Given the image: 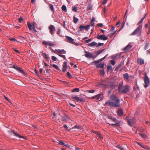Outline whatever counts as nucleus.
<instances>
[{"instance_id":"obj_1","label":"nucleus","mask_w":150,"mask_h":150,"mask_svg":"<svg viewBox=\"0 0 150 150\" xmlns=\"http://www.w3.org/2000/svg\"><path fill=\"white\" fill-rule=\"evenodd\" d=\"M117 90L119 93L122 94L126 93L128 92L129 90V86L128 85L123 86L122 82L119 83Z\"/></svg>"},{"instance_id":"obj_2","label":"nucleus","mask_w":150,"mask_h":150,"mask_svg":"<svg viewBox=\"0 0 150 150\" xmlns=\"http://www.w3.org/2000/svg\"><path fill=\"white\" fill-rule=\"evenodd\" d=\"M100 81L103 83V84L99 83V86L101 88H107L109 87L110 86L112 87V82L111 81H108L107 80L101 79Z\"/></svg>"},{"instance_id":"obj_3","label":"nucleus","mask_w":150,"mask_h":150,"mask_svg":"<svg viewBox=\"0 0 150 150\" xmlns=\"http://www.w3.org/2000/svg\"><path fill=\"white\" fill-rule=\"evenodd\" d=\"M142 25H140L135 30L130 34L131 35H137V36H139L141 35L142 31Z\"/></svg>"},{"instance_id":"obj_4","label":"nucleus","mask_w":150,"mask_h":150,"mask_svg":"<svg viewBox=\"0 0 150 150\" xmlns=\"http://www.w3.org/2000/svg\"><path fill=\"white\" fill-rule=\"evenodd\" d=\"M120 100L116 96L113 95V107H120Z\"/></svg>"},{"instance_id":"obj_5","label":"nucleus","mask_w":150,"mask_h":150,"mask_svg":"<svg viewBox=\"0 0 150 150\" xmlns=\"http://www.w3.org/2000/svg\"><path fill=\"white\" fill-rule=\"evenodd\" d=\"M65 37L66 38V39L67 40V42L71 43L72 44L74 45H75L76 46H78L79 45V44L78 43H77L74 42V39L72 38L71 37L69 36H66Z\"/></svg>"},{"instance_id":"obj_6","label":"nucleus","mask_w":150,"mask_h":150,"mask_svg":"<svg viewBox=\"0 0 150 150\" xmlns=\"http://www.w3.org/2000/svg\"><path fill=\"white\" fill-rule=\"evenodd\" d=\"M114 146L116 148H118L120 150H127V145L125 144H122L121 146L118 145L117 146V144L114 143Z\"/></svg>"},{"instance_id":"obj_7","label":"nucleus","mask_w":150,"mask_h":150,"mask_svg":"<svg viewBox=\"0 0 150 150\" xmlns=\"http://www.w3.org/2000/svg\"><path fill=\"white\" fill-rule=\"evenodd\" d=\"M42 44L43 45L46 46V48H47V46L53 47L55 45V44L53 42L50 41L43 40L42 42Z\"/></svg>"},{"instance_id":"obj_8","label":"nucleus","mask_w":150,"mask_h":150,"mask_svg":"<svg viewBox=\"0 0 150 150\" xmlns=\"http://www.w3.org/2000/svg\"><path fill=\"white\" fill-rule=\"evenodd\" d=\"M122 124L121 121L113 118V127H119Z\"/></svg>"},{"instance_id":"obj_9","label":"nucleus","mask_w":150,"mask_h":150,"mask_svg":"<svg viewBox=\"0 0 150 150\" xmlns=\"http://www.w3.org/2000/svg\"><path fill=\"white\" fill-rule=\"evenodd\" d=\"M71 98L74 100V101L77 102H84L85 100L83 98H79L77 96H72Z\"/></svg>"},{"instance_id":"obj_10","label":"nucleus","mask_w":150,"mask_h":150,"mask_svg":"<svg viewBox=\"0 0 150 150\" xmlns=\"http://www.w3.org/2000/svg\"><path fill=\"white\" fill-rule=\"evenodd\" d=\"M144 86L146 88L149 85V79L148 78L147 75L145 74L144 79Z\"/></svg>"},{"instance_id":"obj_11","label":"nucleus","mask_w":150,"mask_h":150,"mask_svg":"<svg viewBox=\"0 0 150 150\" xmlns=\"http://www.w3.org/2000/svg\"><path fill=\"white\" fill-rule=\"evenodd\" d=\"M127 122L128 125L131 127H132L133 125L135 123L136 120L134 118H132L127 119Z\"/></svg>"},{"instance_id":"obj_12","label":"nucleus","mask_w":150,"mask_h":150,"mask_svg":"<svg viewBox=\"0 0 150 150\" xmlns=\"http://www.w3.org/2000/svg\"><path fill=\"white\" fill-rule=\"evenodd\" d=\"M96 38L98 40H105L108 39V38L105 36V35H100L99 34H98Z\"/></svg>"},{"instance_id":"obj_13","label":"nucleus","mask_w":150,"mask_h":150,"mask_svg":"<svg viewBox=\"0 0 150 150\" xmlns=\"http://www.w3.org/2000/svg\"><path fill=\"white\" fill-rule=\"evenodd\" d=\"M50 33L52 36H54V33L53 31L56 30L55 28L52 25H50L48 27Z\"/></svg>"},{"instance_id":"obj_14","label":"nucleus","mask_w":150,"mask_h":150,"mask_svg":"<svg viewBox=\"0 0 150 150\" xmlns=\"http://www.w3.org/2000/svg\"><path fill=\"white\" fill-rule=\"evenodd\" d=\"M108 55V54L105 55L103 57L96 61H94L91 63V64L93 65L94 63L97 64L99 63L100 62L103 61L106 58Z\"/></svg>"},{"instance_id":"obj_15","label":"nucleus","mask_w":150,"mask_h":150,"mask_svg":"<svg viewBox=\"0 0 150 150\" xmlns=\"http://www.w3.org/2000/svg\"><path fill=\"white\" fill-rule=\"evenodd\" d=\"M54 52L57 55L58 54H64L67 52L64 49H56L55 51H54Z\"/></svg>"},{"instance_id":"obj_16","label":"nucleus","mask_w":150,"mask_h":150,"mask_svg":"<svg viewBox=\"0 0 150 150\" xmlns=\"http://www.w3.org/2000/svg\"><path fill=\"white\" fill-rule=\"evenodd\" d=\"M68 115L66 113H64V115L61 117V120L62 121H67L69 119L67 117Z\"/></svg>"},{"instance_id":"obj_17","label":"nucleus","mask_w":150,"mask_h":150,"mask_svg":"<svg viewBox=\"0 0 150 150\" xmlns=\"http://www.w3.org/2000/svg\"><path fill=\"white\" fill-rule=\"evenodd\" d=\"M96 101H100L103 99V95L101 94H99L96 95Z\"/></svg>"},{"instance_id":"obj_18","label":"nucleus","mask_w":150,"mask_h":150,"mask_svg":"<svg viewBox=\"0 0 150 150\" xmlns=\"http://www.w3.org/2000/svg\"><path fill=\"white\" fill-rule=\"evenodd\" d=\"M85 54L84 55L85 57L87 58H91L93 57V54L91 52L85 51Z\"/></svg>"},{"instance_id":"obj_19","label":"nucleus","mask_w":150,"mask_h":150,"mask_svg":"<svg viewBox=\"0 0 150 150\" xmlns=\"http://www.w3.org/2000/svg\"><path fill=\"white\" fill-rule=\"evenodd\" d=\"M27 25L29 30H31L32 29V27H35V25L36 24L35 22H33L31 25L29 22H28Z\"/></svg>"},{"instance_id":"obj_20","label":"nucleus","mask_w":150,"mask_h":150,"mask_svg":"<svg viewBox=\"0 0 150 150\" xmlns=\"http://www.w3.org/2000/svg\"><path fill=\"white\" fill-rule=\"evenodd\" d=\"M109 87H110L111 88V89H110V90H109L108 91V96L110 97V98L112 100V94H110V93L112 92V87H110V86Z\"/></svg>"},{"instance_id":"obj_21","label":"nucleus","mask_w":150,"mask_h":150,"mask_svg":"<svg viewBox=\"0 0 150 150\" xmlns=\"http://www.w3.org/2000/svg\"><path fill=\"white\" fill-rule=\"evenodd\" d=\"M117 114L118 116H121L123 115L122 110L121 108L119 109L117 111Z\"/></svg>"},{"instance_id":"obj_22","label":"nucleus","mask_w":150,"mask_h":150,"mask_svg":"<svg viewBox=\"0 0 150 150\" xmlns=\"http://www.w3.org/2000/svg\"><path fill=\"white\" fill-rule=\"evenodd\" d=\"M105 106L109 105L111 107H112V102L110 100H108L104 104Z\"/></svg>"},{"instance_id":"obj_23","label":"nucleus","mask_w":150,"mask_h":150,"mask_svg":"<svg viewBox=\"0 0 150 150\" xmlns=\"http://www.w3.org/2000/svg\"><path fill=\"white\" fill-rule=\"evenodd\" d=\"M11 132H12V133L14 134V136L16 137H18L20 138H23L24 139L25 137H24L18 134H17L14 131L12 130Z\"/></svg>"},{"instance_id":"obj_24","label":"nucleus","mask_w":150,"mask_h":150,"mask_svg":"<svg viewBox=\"0 0 150 150\" xmlns=\"http://www.w3.org/2000/svg\"><path fill=\"white\" fill-rule=\"evenodd\" d=\"M97 45V43L93 41L90 43H88V45L90 47H93L94 46H96V47Z\"/></svg>"},{"instance_id":"obj_25","label":"nucleus","mask_w":150,"mask_h":150,"mask_svg":"<svg viewBox=\"0 0 150 150\" xmlns=\"http://www.w3.org/2000/svg\"><path fill=\"white\" fill-rule=\"evenodd\" d=\"M42 55L44 58L45 59L47 60L49 58L48 55L47 54L43 52V51H42Z\"/></svg>"},{"instance_id":"obj_26","label":"nucleus","mask_w":150,"mask_h":150,"mask_svg":"<svg viewBox=\"0 0 150 150\" xmlns=\"http://www.w3.org/2000/svg\"><path fill=\"white\" fill-rule=\"evenodd\" d=\"M96 67L97 68H100L103 69L104 67V64L100 63L98 64H97L96 65Z\"/></svg>"},{"instance_id":"obj_27","label":"nucleus","mask_w":150,"mask_h":150,"mask_svg":"<svg viewBox=\"0 0 150 150\" xmlns=\"http://www.w3.org/2000/svg\"><path fill=\"white\" fill-rule=\"evenodd\" d=\"M16 70H18V71L19 72L21 73V74H23V75H24L25 74V72H24V71H23L22 69L20 67H17V68Z\"/></svg>"},{"instance_id":"obj_28","label":"nucleus","mask_w":150,"mask_h":150,"mask_svg":"<svg viewBox=\"0 0 150 150\" xmlns=\"http://www.w3.org/2000/svg\"><path fill=\"white\" fill-rule=\"evenodd\" d=\"M124 78L127 80H128L129 79V76L127 73L124 74L123 75Z\"/></svg>"},{"instance_id":"obj_29","label":"nucleus","mask_w":150,"mask_h":150,"mask_svg":"<svg viewBox=\"0 0 150 150\" xmlns=\"http://www.w3.org/2000/svg\"><path fill=\"white\" fill-rule=\"evenodd\" d=\"M57 116L55 112H54L53 116L52 117V120L53 121H56L57 119L56 117Z\"/></svg>"},{"instance_id":"obj_30","label":"nucleus","mask_w":150,"mask_h":150,"mask_svg":"<svg viewBox=\"0 0 150 150\" xmlns=\"http://www.w3.org/2000/svg\"><path fill=\"white\" fill-rule=\"evenodd\" d=\"M105 50V49H103L99 50L98 51H97L96 52V54L97 55H98L100 54L101 53L103 52L104 50Z\"/></svg>"},{"instance_id":"obj_31","label":"nucleus","mask_w":150,"mask_h":150,"mask_svg":"<svg viewBox=\"0 0 150 150\" xmlns=\"http://www.w3.org/2000/svg\"><path fill=\"white\" fill-rule=\"evenodd\" d=\"M137 61L141 65L143 64L144 63V60L141 58L138 59Z\"/></svg>"},{"instance_id":"obj_32","label":"nucleus","mask_w":150,"mask_h":150,"mask_svg":"<svg viewBox=\"0 0 150 150\" xmlns=\"http://www.w3.org/2000/svg\"><path fill=\"white\" fill-rule=\"evenodd\" d=\"M132 47L131 45L128 44L124 48V50L125 51H127L129 50Z\"/></svg>"},{"instance_id":"obj_33","label":"nucleus","mask_w":150,"mask_h":150,"mask_svg":"<svg viewBox=\"0 0 150 150\" xmlns=\"http://www.w3.org/2000/svg\"><path fill=\"white\" fill-rule=\"evenodd\" d=\"M84 29H85L84 26L81 25L79 26V28L78 30V31L80 32L81 31Z\"/></svg>"},{"instance_id":"obj_34","label":"nucleus","mask_w":150,"mask_h":150,"mask_svg":"<svg viewBox=\"0 0 150 150\" xmlns=\"http://www.w3.org/2000/svg\"><path fill=\"white\" fill-rule=\"evenodd\" d=\"M57 141L58 142H57V143L61 145L64 146V145L65 144V143L62 141L60 140H57Z\"/></svg>"},{"instance_id":"obj_35","label":"nucleus","mask_w":150,"mask_h":150,"mask_svg":"<svg viewBox=\"0 0 150 150\" xmlns=\"http://www.w3.org/2000/svg\"><path fill=\"white\" fill-rule=\"evenodd\" d=\"M49 6L50 7V9L53 12H54V8L53 7V5L52 4H49Z\"/></svg>"},{"instance_id":"obj_36","label":"nucleus","mask_w":150,"mask_h":150,"mask_svg":"<svg viewBox=\"0 0 150 150\" xmlns=\"http://www.w3.org/2000/svg\"><path fill=\"white\" fill-rule=\"evenodd\" d=\"M121 66V64H118L115 69V71L117 72L120 68Z\"/></svg>"},{"instance_id":"obj_37","label":"nucleus","mask_w":150,"mask_h":150,"mask_svg":"<svg viewBox=\"0 0 150 150\" xmlns=\"http://www.w3.org/2000/svg\"><path fill=\"white\" fill-rule=\"evenodd\" d=\"M64 128L67 129L66 130L67 131H71V129H73V128H70L69 129H68V127L67 126V125L66 124H65L64 125Z\"/></svg>"},{"instance_id":"obj_38","label":"nucleus","mask_w":150,"mask_h":150,"mask_svg":"<svg viewBox=\"0 0 150 150\" xmlns=\"http://www.w3.org/2000/svg\"><path fill=\"white\" fill-rule=\"evenodd\" d=\"M62 9L65 12L67 11V7L65 5H63L62 7Z\"/></svg>"},{"instance_id":"obj_39","label":"nucleus","mask_w":150,"mask_h":150,"mask_svg":"<svg viewBox=\"0 0 150 150\" xmlns=\"http://www.w3.org/2000/svg\"><path fill=\"white\" fill-rule=\"evenodd\" d=\"M57 34L60 37H61L62 36L61 35V30L59 29H57Z\"/></svg>"},{"instance_id":"obj_40","label":"nucleus","mask_w":150,"mask_h":150,"mask_svg":"<svg viewBox=\"0 0 150 150\" xmlns=\"http://www.w3.org/2000/svg\"><path fill=\"white\" fill-rule=\"evenodd\" d=\"M79 91V89L78 88H75L72 90V92H78Z\"/></svg>"},{"instance_id":"obj_41","label":"nucleus","mask_w":150,"mask_h":150,"mask_svg":"<svg viewBox=\"0 0 150 150\" xmlns=\"http://www.w3.org/2000/svg\"><path fill=\"white\" fill-rule=\"evenodd\" d=\"M139 134L143 138H146V135L142 133H139Z\"/></svg>"},{"instance_id":"obj_42","label":"nucleus","mask_w":150,"mask_h":150,"mask_svg":"<svg viewBox=\"0 0 150 150\" xmlns=\"http://www.w3.org/2000/svg\"><path fill=\"white\" fill-rule=\"evenodd\" d=\"M67 66H66V65H63V68L62 69V71L63 72H65L67 68Z\"/></svg>"},{"instance_id":"obj_43","label":"nucleus","mask_w":150,"mask_h":150,"mask_svg":"<svg viewBox=\"0 0 150 150\" xmlns=\"http://www.w3.org/2000/svg\"><path fill=\"white\" fill-rule=\"evenodd\" d=\"M93 7V6L91 4H89L87 8V10H90L92 9V8Z\"/></svg>"},{"instance_id":"obj_44","label":"nucleus","mask_w":150,"mask_h":150,"mask_svg":"<svg viewBox=\"0 0 150 150\" xmlns=\"http://www.w3.org/2000/svg\"><path fill=\"white\" fill-rule=\"evenodd\" d=\"M78 20L79 19L78 18H76L75 16L74 17L73 21L75 23H77Z\"/></svg>"},{"instance_id":"obj_45","label":"nucleus","mask_w":150,"mask_h":150,"mask_svg":"<svg viewBox=\"0 0 150 150\" xmlns=\"http://www.w3.org/2000/svg\"><path fill=\"white\" fill-rule=\"evenodd\" d=\"M52 66L57 70H59V67L55 64H53L52 65Z\"/></svg>"},{"instance_id":"obj_46","label":"nucleus","mask_w":150,"mask_h":150,"mask_svg":"<svg viewBox=\"0 0 150 150\" xmlns=\"http://www.w3.org/2000/svg\"><path fill=\"white\" fill-rule=\"evenodd\" d=\"M149 44L147 43H146L145 45L144 46V49L145 50H146L148 49L149 48Z\"/></svg>"},{"instance_id":"obj_47","label":"nucleus","mask_w":150,"mask_h":150,"mask_svg":"<svg viewBox=\"0 0 150 150\" xmlns=\"http://www.w3.org/2000/svg\"><path fill=\"white\" fill-rule=\"evenodd\" d=\"M58 55L59 57L63 58L64 60H66V57L65 55H62L61 54H58Z\"/></svg>"},{"instance_id":"obj_48","label":"nucleus","mask_w":150,"mask_h":150,"mask_svg":"<svg viewBox=\"0 0 150 150\" xmlns=\"http://www.w3.org/2000/svg\"><path fill=\"white\" fill-rule=\"evenodd\" d=\"M112 67L111 65H108L107 67V70L108 71H110L112 70Z\"/></svg>"},{"instance_id":"obj_49","label":"nucleus","mask_w":150,"mask_h":150,"mask_svg":"<svg viewBox=\"0 0 150 150\" xmlns=\"http://www.w3.org/2000/svg\"><path fill=\"white\" fill-rule=\"evenodd\" d=\"M91 132L95 134H97L98 135H99L100 133V132H96L93 130Z\"/></svg>"},{"instance_id":"obj_50","label":"nucleus","mask_w":150,"mask_h":150,"mask_svg":"<svg viewBox=\"0 0 150 150\" xmlns=\"http://www.w3.org/2000/svg\"><path fill=\"white\" fill-rule=\"evenodd\" d=\"M90 26V25H88L85 26H84L85 29L86 30H88L89 29Z\"/></svg>"},{"instance_id":"obj_51","label":"nucleus","mask_w":150,"mask_h":150,"mask_svg":"<svg viewBox=\"0 0 150 150\" xmlns=\"http://www.w3.org/2000/svg\"><path fill=\"white\" fill-rule=\"evenodd\" d=\"M144 19V17L142 18L141 19L139 22L138 24H139V25H142L141 24H141L142 23Z\"/></svg>"},{"instance_id":"obj_52","label":"nucleus","mask_w":150,"mask_h":150,"mask_svg":"<svg viewBox=\"0 0 150 150\" xmlns=\"http://www.w3.org/2000/svg\"><path fill=\"white\" fill-rule=\"evenodd\" d=\"M50 69H48V68L47 67H46V68H45V71H46V73L48 75H49L50 73H49V71H50Z\"/></svg>"},{"instance_id":"obj_53","label":"nucleus","mask_w":150,"mask_h":150,"mask_svg":"<svg viewBox=\"0 0 150 150\" xmlns=\"http://www.w3.org/2000/svg\"><path fill=\"white\" fill-rule=\"evenodd\" d=\"M9 40L10 41H16L19 42V41H17L16 39L15 38H10Z\"/></svg>"},{"instance_id":"obj_54","label":"nucleus","mask_w":150,"mask_h":150,"mask_svg":"<svg viewBox=\"0 0 150 150\" xmlns=\"http://www.w3.org/2000/svg\"><path fill=\"white\" fill-rule=\"evenodd\" d=\"M72 10L76 12L77 11V7L75 6H74L72 8Z\"/></svg>"},{"instance_id":"obj_55","label":"nucleus","mask_w":150,"mask_h":150,"mask_svg":"<svg viewBox=\"0 0 150 150\" xmlns=\"http://www.w3.org/2000/svg\"><path fill=\"white\" fill-rule=\"evenodd\" d=\"M35 74L36 75L39 76V74H38V71L36 69H35Z\"/></svg>"},{"instance_id":"obj_56","label":"nucleus","mask_w":150,"mask_h":150,"mask_svg":"<svg viewBox=\"0 0 150 150\" xmlns=\"http://www.w3.org/2000/svg\"><path fill=\"white\" fill-rule=\"evenodd\" d=\"M52 59L54 61H56L57 60V57L54 56H52Z\"/></svg>"},{"instance_id":"obj_57","label":"nucleus","mask_w":150,"mask_h":150,"mask_svg":"<svg viewBox=\"0 0 150 150\" xmlns=\"http://www.w3.org/2000/svg\"><path fill=\"white\" fill-rule=\"evenodd\" d=\"M104 44L103 43H100V42H99L98 44L97 45L96 47H98L101 46H103Z\"/></svg>"},{"instance_id":"obj_58","label":"nucleus","mask_w":150,"mask_h":150,"mask_svg":"<svg viewBox=\"0 0 150 150\" xmlns=\"http://www.w3.org/2000/svg\"><path fill=\"white\" fill-rule=\"evenodd\" d=\"M95 92L94 90H91L88 91V92L90 93H93Z\"/></svg>"},{"instance_id":"obj_59","label":"nucleus","mask_w":150,"mask_h":150,"mask_svg":"<svg viewBox=\"0 0 150 150\" xmlns=\"http://www.w3.org/2000/svg\"><path fill=\"white\" fill-rule=\"evenodd\" d=\"M100 73L102 75H104L105 74V72L103 69H102L100 71Z\"/></svg>"},{"instance_id":"obj_60","label":"nucleus","mask_w":150,"mask_h":150,"mask_svg":"<svg viewBox=\"0 0 150 150\" xmlns=\"http://www.w3.org/2000/svg\"><path fill=\"white\" fill-rule=\"evenodd\" d=\"M81 126H77L76 125H75L73 127L74 128L76 129H80Z\"/></svg>"},{"instance_id":"obj_61","label":"nucleus","mask_w":150,"mask_h":150,"mask_svg":"<svg viewBox=\"0 0 150 150\" xmlns=\"http://www.w3.org/2000/svg\"><path fill=\"white\" fill-rule=\"evenodd\" d=\"M67 75L68 76V77L69 78L71 77V74L69 72H67Z\"/></svg>"},{"instance_id":"obj_62","label":"nucleus","mask_w":150,"mask_h":150,"mask_svg":"<svg viewBox=\"0 0 150 150\" xmlns=\"http://www.w3.org/2000/svg\"><path fill=\"white\" fill-rule=\"evenodd\" d=\"M18 38L21 40H25V38L24 37L20 36H18Z\"/></svg>"},{"instance_id":"obj_63","label":"nucleus","mask_w":150,"mask_h":150,"mask_svg":"<svg viewBox=\"0 0 150 150\" xmlns=\"http://www.w3.org/2000/svg\"><path fill=\"white\" fill-rule=\"evenodd\" d=\"M97 26L99 27H101L103 26V24L102 23H98L97 24Z\"/></svg>"},{"instance_id":"obj_64","label":"nucleus","mask_w":150,"mask_h":150,"mask_svg":"<svg viewBox=\"0 0 150 150\" xmlns=\"http://www.w3.org/2000/svg\"><path fill=\"white\" fill-rule=\"evenodd\" d=\"M92 40V39H89L86 40L85 41V42L86 43H88L90 42Z\"/></svg>"}]
</instances>
